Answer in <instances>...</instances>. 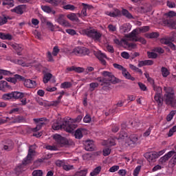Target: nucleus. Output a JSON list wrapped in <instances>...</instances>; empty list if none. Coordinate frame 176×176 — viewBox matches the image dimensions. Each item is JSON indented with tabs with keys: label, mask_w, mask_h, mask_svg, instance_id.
<instances>
[{
	"label": "nucleus",
	"mask_w": 176,
	"mask_h": 176,
	"mask_svg": "<svg viewBox=\"0 0 176 176\" xmlns=\"http://www.w3.org/2000/svg\"><path fill=\"white\" fill-rule=\"evenodd\" d=\"M100 74L102 75V76H104V78H107H107H102L101 77H98L96 78V80H98V82H100V83H102V86L104 85H107V83H109V82H111V83L113 84L119 82V79L116 78V77H115L113 74H112V72H111L103 71L100 72Z\"/></svg>",
	"instance_id": "f257e3e1"
},
{
	"label": "nucleus",
	"mask_w": 176,
	"mask_h": 176,
	"mask_svg": "<svg viewBox=\"0 0 176 176\" xmlns=\"http://www.w3.org/2000/svg\"><path fill=\"white\" fill-rule=\"evenodd\" d=\"M54 140H55L56 142V144H53L52 146L48 145L46 146V149L48 151H58V148L60 146H64L65 145H68V140L67 138L62 137L58 134H55L53 137Z\"/></svg>",
	"instance_id": "f03ea898"
},
{
	"label": "nucleus",
	"mask_w": 176,
	"mask_h": 176,
	"mask_svg": "<svg viewBox=\"0 0 176 176\" xmlns=\"http://www.w3.org/2000/svg\"><path fill=\"white\" fill-rule=\"evenodd\" d=\"M166 94L164 96V100L167 105H170L173 108H176V99L174 97V90L170 87L164 88Z\"/></svg>",
	"instance_id": "7ed1b4c3"
},
{
	"label": "nucleus",
	"mask_w": 176,
	"mask_h": 176,
	"mask_svg": "<svg viewBox=\"0 0 176 176\" xmlns=\"http://www.w3.org/2000/svg\"><path fill=\"white\" fill-rule=\"evenodd\" d=\"M82 35H87L89 38L94 39V41H97L100 42L102 34L100 33L94 29H85L80 32Z\"/></svg>",
	"instance_id": "20e7f679"
},
{
	"label": "nucleus",
	"mask_w": 176,
	"mask_h": 176,
	"mask_svg": "<svg viewBox=\"0 0 176 176\" xmlns=\"http://www.w3.org/2000/svg\"><path fill=\"white\" fill-rule=\"evenodd\" d=\"M52 129L53 130H65V131H67V133H73L74 132V128L71 127V125H69V122H67V120H64L63 124H60L58 122H54L52 124Z\"/></svg>",
	"instance_id": "39448f33"
},
{
	"label": "nucleus",
	"mask_w": 176,
	"mask_h": 176,
	"mask_svg": "<svg viewBox=\"0 0 176 176\" xmlns=\"http://www.w3.org/2000/svg\"><path fill=\"white\" fill-rule=\"evenodd\" d=\"M138 29L133 30L131 33L126 34V38H129L130 41H134L135 42H140L142 45H145L146 43V41L144 40V38L138 36Z\"/></svg>",
	"instance_id": "423d86ee"
},
{
	"label": "nucleus",
	"mask_w": 176,
	"mask_h": 176,
	"mask_svg": "<svg viewBox=\"0 0 176 176\" xmlns=\"http://www.w3.org/2000/svg\"><path fill=\"white\" fill-rule=\"evenodd\" d=\"M154 91H155V95L154 96L155 101L158 104V105H162V104H163V98H162V87L160 86H154Z\"/></svg>",
	"instance_id": "0eeeda50"
},
{
	"label": "nucleus",
	"mask_w": 176,
	"mask_h": 176,
	"mask_svg": "<svg viewBox=\"0 0 176 176\" xmlns=\"http://www.w3.org/2000/svg\"><path fill=\"white\" fill-rule=\"evenodd\" d=\"M56 23L60 24L63 27H71V23L65 19V15L60 14L55 18Z\"/></svg>",
	"instance_id": "6e6552de"
},
{
	"label": "nucleus",
	"mask_w": 176,
	"mask_h": 176,
	"mask_svg": "<svg viewBox=\"0 0 176 176\" xmlns=\"http://www.w3.org/2000/svg\"><path fill=\"white\" fill-rule=\"evenodd\" d=\"M34 122H36V123H37L36 126L32 130L34 133H36V131H39V130L42 129V126L44 124H46V122H47V119L45 118H34Z\"/></svg>",
	"instance_id": "1a4fd4ad"
},
{
	"label": "nucleus",
	"mask_w": 176,
	"mask_h": 176,
	"mask_svg": "<svg viewBox=\"0 0 176 176\" xmlns=\"http://www.w3.org/2000/svg\"><path fill=\"white\" fill-rule=\"evenodd\" d=\"M94 55L99 60L100 64L107 65V61L105 60H107L108 57H107V55L104 53H102L101 51H96L94 52Z\"/></svg>",
	"instance_id": "9d476101"
},
{
	"label": "nucleus",
	"mask_w": 176,
	"mask_h": 176,
	"mask_svg": "<svg viewBox=\"0 0 176 176\" xmlns=\"http://www.w3.org/2000/svg\"><path fill=\"white\" fill-rule=\"evenodd\" d=\"M32 146L29 148V152L27 157L23 159L22 162L23 164H28V163H31L34 159V155H35V150H33Z\"/></svg>",
	"instance_id": "9b49d317"
},
{
	"label": "nucleus",
	"mask_w": 176,
	"mask_h": 176,
	"mask_svg": "<svg viewBox=\"0 0 176 176\" xmlns=\"http://www.w3.org/2000/svg\"><path fill=\"white\" fill-rule=\"evenodd\" d=\"M82 119H83V116L80 115V116H78L77 118L75 119L69 118V120H67V122H69V126H70L72 129H74V130H75V129H76L77 127V125L72 124V123H80V122L82 121Z\"/></svg>",
	"instance_id": "f8f14e48"
},
{
	"label": "nucleus",
	"mask_w": 176,
	"mask_h": 176,
	"mask_svg": "<svg viewBox=\"0 0 176 176\" xmlns=\"http://www.w3.org/2000/svg\"><path fill=\"white\" fill-rule=\"evenodd\" d=\"M83 8L81 11V13H78L77 15L78 17H86L87 16V10H90L93 8V6L86 4L85 3H82Z\"/></svg>",
	"instance_id": "ddd939ff"
},
{
	"label": "nucleus",
	"mask_w": 176,
	"mask_h": 176,
	"mask_svg": "<svg viewBox=\"0 0 176 176\" xmlns=\"http://www.w3.org/2000/svg\"><path fill=\"white\" fill-rule=\"evenodd\" d=\"M144 157L148 162H155L157 159V152H149L144 154Z\"/></svg>",
	"instance_id": "4468645a"
},
{
	"label": "nucleus",
	"mask_w": 176,
	"mask_h": 176,
	"mask_svg": "<svg viewBox=\"0 0 176 176\" xmlns=\"http://www.w3.org/2000/svg\"><path fill=\"white\" fill-rule=\"evenodd\" d=\"M175 154V151H169L168 153L165 154L163 157H162L160 159V163H161L162 164H163V163H166V162H167L168 159H170Z\"/></svg>",
	"instance_id": "2eb2a0df"
},
{
	"label": "nucleus",
	"mask_w": 176,
	"mask_h": 176,
	"mask_svg": "<svg viewBox=\"0 0 176 176\" xmlns=\"http://www.w3.org/2000/svg\"><path fill=\"white\" fill-rule=\"evenodd\" d=\"M164 25L172 28L173 30H176V21L174 19H166L163 21Z\"/></svg>",
	"instance_id": "dca6fc26"
},
{
	"label": "nucleus",
	"mask_w": 176,
	"mask_h": 176,
	"mask_svg": "<svg viewBox=\"0 0 176 176\" xmlns=\"http://www.w3.org/2000/svg\"><path fill=\"white\" fill-rule=\"evenodd\" d=\"M17 63L22 67H37V64L35 62H25L22 59H19L17 60Z\"/></svg>",
	"instance_id": "f3484780"
},
{
	"label": "nucleus",
	"mask_w": 176,
	"mask_h": 176,
	"mask_svg": "<svg viewBox=\"0 0 176 176\" xmlns=\"http://www.w3.org/2000/svg\"><path fill=\"white\" fill-rule=\"evenodd\" d=\"M23 85L29 89H35L36 87V81L30 79L25 80Z\"/></svg>",
	"instance_id": "a211bd4d"
},
{
	"label": "nucleus",
	"mask_w": 176,
	"mask_h": 176,
	"mask_svg": "<svg viewBox=\"0 0 176 176\" xmlns=\"http://www.w3.org/2000/svg\"><path fill=\"white\" fill-rule=\"evenodd\" d=\"M67 0H45V2L50 3L52 6H58V5H65Z\"/></svg>",
	"instance_id": "6ab92c4d"
},
{
	"label": "nucleus",
	"mask_w": 176,
	"mask_h": 176,
	"mask_svg": "<svg viewBox=\"0 0 176 176\" xmlns=\"http://www.w3.org/2000/svg\"><path fill=\"white\" fill-rule=\"evenodd\" d=\"M120 31L122 34H124L126 32H130V31H131V24L124 23L120 27Z\"/></svg>",
	"instance_id": "aec40b11"
},
{
	"label": "nucleus",
	"mask_w": 176,
	"mask_h": 176,
	"mask_svg": "<svg viewBox=\"0 0 176 176\" xmlns=\"http://www.w3.org/2000/svg\"><path fill=\"white\" fill-rule=\"evenodd\" d=\"M105 14H107V16H109L110 17H118L122 14V12L120 10L115 9L113 12L107 11Z\"/></svg>",
	"instance_id": "412c9836"
},
{
	"label": "nucleus",
	"mask_w": 176,
	"mask_h": 176,
	"mask_svg": "<svg viewBox=\"0 0 176 176\" xmlns=\"http://www.w3.org/2000/svg\"><path fill=\"white\" fill-rule=\"evenodd\" d=\"M85 151H94V142L93 140H88L85 142Z\"/></svg>",
	"instance_id": "4be33fe9"
},
{
	"label": "nucleus",
	"mask_w": 176,
	"mask_h": 176,
	"mask_svg": "<svg viewBox=\"0 0 176 176\" xmlns=\"http://www.w3.org/2000/svg\"><path fill=\"white\" fill-rule=\"evenodd\" d=\"M25 10V6H19L16 7L15 8L11 10V12H14L17 14H23V13H24Z\"/></svg>",
	"instance_id": "5701e85b"
},
{
	"label": "nucleus",
	"mask_w": 176,
	"mask_h": 176,
	"mask_svg": "<svg viewBox=\"0 0 176 176\" xmlns=\"http://www.w3.org/2000/svg\"><path fill=\"white\" fill-rule=\"evenodd\" d=\"M27 96V94L20 92V91H13L12 92V98L15 100H19L20 98H23V97H25Z\"/></svg>",
	"instance_id": "b1692460"
},
{
	"label": "nucleus",
	"mask_w": 176,
	"mask_h": 176,
	"mask_svg": "<svg viewBox=\"0 0 176 176\" xmlns=\"http://www.w3.org/2000/svg\"><path fill=\"white\" fill-rule=\"evenodd\" d=\"M41 9L43 12H45V13H47L48 14H50V13L56 14V11L53 10V9L49 6H41Z\"/></svg>",
	"instance_id": "393cba45"
},
{
	"label": "nucleus",
	"mask_w": 176,
	"mask_h": 176,
	"mask_svg": "<svg viewBox=\"0 0 176 176\" xmlns=\"http://www.w3.org/2000/svg\"><path fill=\"white\" fill-rule=\"evenodd\" d=\"M83 131H85V129H78L74 133L75 138H76L77 140H80L81 138H83Z\"/></svg>",
	"instance_id": "a878e982"
},
{
	"label": "nucleus",
	"mask_w": 176,
	"mask_h": 176,
	"mask_svg": "<svg viewBox=\"0 0 176 176\" xmlns=\"http://www.w3.org/2000/svg\"><path fill=\"white\" fill-rule=\"evenodd\" d=\"M122 75L125 79H128L132 81L135 80V78L131 76V74H130V73L126 69L122 71Z\"/></svg>",
	"instance_id": "bb28decb"
},
{
	"label": "nucleus",
	"mask_w": 176,
	"mask_h": 176,
	"mask_svg": "<svg viewBox=\"0 0 176 176\" xmlns=\"http://www.w3.org/2000/svg\"><path fill=\"white\" fill-rule=\"evenodd\" d=\"M67 19L71 21H79V18H78V14L71 12L67 15Z\"/></svg>",
	"instance_id": "cd10ccee"
},
{
	"label": "nucleus",
	"mask_w": 176,
	"mask_h": 176,
	"mask_svg": "<svg viewBox=\"0 0 176 176\" xmlns=\"http://www.w3.org/2000/svg\"><path fill=\"white\" fill-rule=\"evenodd\" d=\"M12 47L16 50L18 56H21V50H23V47L19 44H12L11 45Z\"/></svg>",
	"instance_id": "c85d7f7f"
},
{
	"label": "nucleus",
	"mask_w": 176,
	"mask_h": 176,
	"mask_svg": "<svg viewBox=\"0 0 176 176\" xmlns=\"http://www.w3.org/2000/svg\"><path fill=\"white\" fill-rule=\"evenodd\" d=\"M122 16H124L126 19H129V20H131L132 19H134V16L129 12V10L126 9H122Z\"/></svg>",
	"instance_id": "c756f323"
},
{
	"label": "nucleus",
	"mask_w": 176,
	"mask_h": 176,
	"mask_svg": "<svg viewBox=\"0 0 176 176\" xmlns=\"http://www.w3.org/2000/svg\"><path fill=\"white\" fill-rule=\"evenodd\" d=\"M102 145H107V146H115V145H116V142H115V139L111 138L104 141L102 143Z\"/></svg>",
	"instance_id": "7c9ffc66"
},
{
	"label": "nucleus",
	"mask_w": 176,
	"mask_h": 176,
	"mask_svg": "<svg viewBox=\"0 0 176 176\" xmlns=\"http://www.w3.org/2000/svg\"><path fill=\"white\" fill-rule=\"evenodd\" d=\"M144 76L146 78L148 82H149V83H151V85H152L153 89V90H155L154 86H157V85H155V80H153L152 79V78H151L149 76V74H148L147 72L144 73Z\"/></svg>",
	"instance_id": "2f4dec72"
},
{
	"label": "nucleus",
	"mask_w": 176,
	"mask_h": 176,
	"mask_svg": "<svg viewBox=\"0 0 176 176\" xmlns=\"http://www.w3.org/2000/svg\"><path fill=\"white\" fill-rule=\"evenodd\" d=\"M114 43H116V45H118V46H123V45H125V43H127V39L122 38L121 41H120L118 38H115Z\"/></svg>",
	"instance_id": "473e14b6"
},
{
	"label": "nucleus",
	"mask_w": 176,
	"mask_h": 176,
	"mask_svg": "<svg viewBox=\"0 0 176 176\" xmlns=\"http://www.w3.org/2000/svg\"><path fill=\"white\" fill-rule=\"evenodd\" d=\"M101 166H97L95 168L92 172L90 173L91 176H96L101 173Z\"/></svg>",
	"instance_id": "72a5a7b5"
},
{
	"label": "nucleus",
	"mask_w": 176,
	"mask_h": 176,
	"mask_svg": "<svg viewBox=\"0 0 176 176\" xmlns=\"http://www.w3.org/2000/svg\"><path fill=\"white\" fill-rule=\"evenodd\" d=\"M160 42L163 45H168H168H170V43L173 42V38H171L170 37L161 38Z\"/></svg>",
	"instance_id": "f704fd0d"
},
{
	"label": "nucleus",
	"mask_w": 176,
	"mask_h": 176,
	"mask_svg": "<svg viewBox=\"0 0 176 176\" xmlns=\"http://www.w3.org/2000/svg\"><path fill=\"white\" fill-rule=\"evenodd\" d=\"M52 76H53L52 75V74H50V73H45L44 74V77L43 78V83H47L49 82V80H50L52 79Z\"/></svg>",
	"instance_id": "c9c22d12"
},
{
	"label": "nucleus",
	"mask_w": 176,
	"mask_h": 176,
	"mask_svg": "<svg viewBox=\"0 0 176 176\" xmlns=\"http://www.w3.org/2000/svg\"><path fill=\"white\" fill-rule=\"evenodd\" d=\"M129 140H130V142H129V145L131 144H136V142H138V136H137V135H131L129 137Z\"/></svg>",
	"instance_id": "e433bc0d"
},
{
	"label": "nucleus",
	"mask_w": 176,
	"mask_h": 176,
	"mask_svg": "<svg viewBox=\"0 0 176 176\" xmlns=\"http://www.w3.org/2000/svg\"><path fill=\"white\" fill-rule=\"evenodd\" d=\"M63 9H65V10H72L74 11V9H76L75 6L72 4H64L63 6Z\"/></svg>",
	"instance_id": "4c0bfd02"
},
{
	"label": "nucleus",
	"mask_w": 176,
	"mask_h": 176,
	"mask_svg": "<svg viewBox=\"0 0 176 176\" xmlns=\"http://www.w3.org/2000/svg\"><path fill=\"white\" fill-rule=\"evenodd\" d=\"M3 5L10 6V8H13V6H14V1L13 0H4L3 1Z\"/></svg>",
	"instance_id": "58836bf2"
},
{
	"label": "nucleus",
	"mask_w": 176,
	"mask_h": 176,
	"mask_svg": "<svg viewBox=\"0 0 176 176\" xmlns=\"http://www.w3.org/2000/svg\"><path fill=\"white\" fill-rule=\"evenodd\" d=\"M6 89H8V82L5 80L0 81V90L4 91Z\"/></svg>",
	"instance_id": "ea45409f"
},
{
	"label": "nucleus",
	"mask_w": 176,
	"mask_h": 176,
	"mask_svg": "<svg viewBox=\"0 0 176 176\" xmlns=\"http://www.w3.org/2000/svg\"><path fill=\"white\" fill-rule=\"evenodd\" d=\"M0 39H8L9 41H10L12 39V35L9 34H6L2 32H0Z\"/></svg>",
	"instance_id": "a19ab883"
},
{
	"label": "nucleus",
	"mask_w": 176,
	"mask_h": 176,
	"mask_svg": "<svg viewBox=\"0 0 176 176\" xmlns=\"http://www.w3.org/2000/svg\"><path fill=\"white\" fill-rule=\"evenodd\" d=\"M3 100L8 101V100H12L13 98V94L12 92L9 94H5L2 96Z\"/></svg>",
	"instance_id": "79ce46f5"
},
{
	"label": "nucleus",
	"mask_w": 176,
	"mask_h": 176,
	"mask_svg": "<svg viewBox=\"0 0 176 176\" xmlns=\"http://www.w3.org/2000/svg\"><path fill=\"white\" fill-rule=\"evenodd\" d=\"M74 54L76 56H81L82 54V47H76L73 50Z\"/></svg>",
	"instance_id": "37998d69"
},
{
	"label": "nucleus",
	"mask_w": 176,
	"mask_h": 176,
	"mask_svg": "<svg viewBox=\"0 0 176 176\" xmlns=\"http://www.w3.org/2000/svg\"><path fill=\"white\" fill-rule=\"evenodd\" d=\"M138 31L139 32V34H141V32H148L149 31V26H142L139 28H138Z\"/></svg>",
	"instance_id": "c03bdc74"
},
{
	"label": "nucleus",
	"mask_w": 176,
	"mask_h": 176,
	"mask_svg": "<svg viewBox=\"0 0 176 176\" xmlns=\"http://www.w3.org/2000/svg\"><path fill=\"white\" fill-rule=\"evenodd\" d=\"M98 82H91L89 84V90L90 91H94L97 87H98Z\"/></svg>",
	"instance_id": "a18cd8bd"
},
{
	"label": "nucleus",
	"mask_w": 176,
	"mask_h": 176,
	"mask_svg": "<svg viewBox=\"0 0 176 176\" xmlns=\"http://www.w3.org/2000/svg\"><path fill=\"white\" fill-rule=\"evenodd\" d=\"M72 84L69 82H65L60 85V89H69Z\"/></svg>",
	"instance_id": "49530a36"
},
{
	"label": "nucleus",
	"mask_w": 176,
	"mask_h": 176,
	"mask_svg": "<svg viewBox=\"0 0 176 176\" xmlns=\"http://www.w3.org/2000/svg\"><path fill=\"white\" fill-rule=\"evenodd\" d=\"M90 54V50L89 49L85 47H81V56H87V54Z\"/></svg>",
	"instance_id": "de8ad7c7"
},
{
	"label": "nucleus",
	"mask_w": 176,
	"mask_h": 176,
	"mask_svg": "<svg viewBox=\"0 0 176 176\" xmlns=\"http://www.w3.org/2000/svg\"><path fill=\"white\" fill-rule=\"evenodd\" d=\"M126 46L124 47H129V49H136L137 48V44L134 43H129V42L126 40V43H125Z\"/></svg>",
	"instance_id": "09e8293b"
},
{
	"label": "nucleus",
	"mask_w": 176,
	"mask_h": 176,
	"mask_svg": "<svg viewBox=\"0 0 176 176\" xmlns=\"http://www.w3.org/2000/svg\"><path fill=\"white\" fill-rule=\"evenodd\" d=\"M175 111H170V113L166 117L167 122H170V120H173V118H174V115H175Z\"/></svg>",
	"instance_id": "8fccbe9b"
},
{
	"label": "nucleus",
	"mask_w": 176,
	"mask_h": 176,
	"mask_svg": "<svg viewBox=\"0 0 176 176\" xmlns=\"http://www.w3.org/2000/svg\"><path fill=\"white\" fill-rule=\"evenodd\" d=\"M176 132V125L173 126L168 133V137H173L174 135V133Z\"/></svg>",
	"instance_id": "3c124183"
},
{
	"label": "nucleus",
	"mask_w": 176,
	"mask_h": 176,
	"mask_svg": "<svg viewBox=\"0 0 176 176\" xmlns=\"http://www.w3.org/2000/svg\"><path fill=\"white\" fill-rule=\"evenodd\" d=\"M162 76L164 78H167V76H168V75H170V72H168V69H167L165 67L162 68Z\"/></svg>",
	"instance_id": "603ef678"
},
{
	"label": "nucleus",
	"mask_w": 176,
	"mask_h": 176,
	"mask_svg": "<svg viewBox=\"0 0 176 176\" xmlns=\"http://www.w3.org/2000/svg\"><path fill=\"white\" fill-rule=\"evenodd\" d=\"M2 75H4L5 76H9V75H12V73L10 71L0 69V76H2Z\"/></svg>",
	"instance_id": "864d4df0"
},
{
	"label": "nucleus",
	"mask_w": 176,
	"mask_h": 176,
	"mask_svg": "<svg viewBox=\"0 0 176 176\" xmlns=\"http://www.w3.org/2000/svg\"><path fill=\"white\" fill-rule=\"evenodd\" d=\"M32 175L33 176H43V172L42 171V170H35L32 172Z\"/></svg>",
	"instance_id": "5fc2aeb1"
},
{
	"label": "nucleus",
	"mask_w": 176,
	"mask_h": 176,
	"mask_svg": "<svg viewBox=\"0 0 176 176\" xmlns=\"http://www.w3.org/2000/svg\"><path fill=\"white\" fill-rule=\"evenodd\" d=\"M74 72H76L77 74H82V72H85V68L75 66Z\"/></svg>",
	"instance_id": "6e6d98bb"
},
{
	"label": "nucleus",
	"mask_w": 176,
	"mask_h": 176,
	"mask_svg": "<svg viewBox=\"0 0 176 176\" xmlns=\"http://www.w3.org/2000/svg\"><path fill=\"white\" fill-rule=\"evenodd\" d=\"M119 168H120L119 166H118V165H114V166H111V167L109 168V171L110 173H116V171H118V170H119Z\"/></svg>",
	"instance_id": "4d7b16f0"
},
{
	"label": "nucleus",
	"mask_w": 176,
	"mask_h": 176,
	"mask_svg": "<svg viewBox=\"0 0 176 176\" xmlns=\"http://www.w3.org/2000/svg\"><path fill=\"white\" fill-rule=\"evenodd\" d=\"M148 58H157V54L151 52H147Z\"/></svg>",
	"instance_id": "13d9d810"
},
{
	"label": "nucleus",
	"mask_w": 176,
	"mask_h": 176,
	"mask_svg": "<svg viewBox=\"0 0 176 176\" xmlns=\"http://www.w3.org/2000/svg\"><path fill=\"white\" fill-rule=\"evenodd\" d=\"M141 171V166H138L133 170V176H138L140 172Z\"/></svg>",
	"instance_id": "bf43d9fd"
},
{
	"label": "nucleus",
	"mask_w": 176,
	"mask_h": 176,
	"mask_svg": "<svg viewBox=\"0 0 176 176\" xmlns=\"http://www.w3.org/2000/svg\"><path fill=\"white\" fill-rule=\"evenodd\" d=\"M111 155V148H105L103 149V156H109Z\"/></svg>",
	"instance_id": "052dcab7"
},
{
	"label": "nucleus",
	"mask_w": 176,
	"mask_h": 176,
	"mask_svg": "<svg viewBox=\"0 0 176 176\" xmlns=\"http://www.w3.org/2000/svg\"><path fill=\"white\" fill-rule=\"evenodd\" d=\"M46 25H47V27H48V28H49V30H50V31H54V25H53V23L52 22L47 21Z\"/></svg>",
	"instance_id": "680f3d73"
},
{
	"label": "nucleus",
	"mask_w": 176,
	"mask_h": 176,
	"mask_svg": "<svg viewBox=\"0 0 176 176\" xmlns=\"http://www.w3.org/2000/svg\"><path fill=\"white\" fill-rule=\"evenodd\" d=\"M6 23H8V17H0V25H3V24H6Z\"/></svg>",
	"instance_id": "e2e57ef3"
},
{
	"label": "nucleus",
	"mask_w": 176,
	"mask_h": 176,
	"mask_svg": "<svg viewBox=\"0 0 176 176\" xmlns=\"http://www.w3.org/2000/svg\"><path fill=\"white\" fill-rule=\"evenodd\" d=\"M167 17H176V12L174 11H170L165 14Z\"/></svg>",
	"instance_id": "0e129e2a"
},
{
	"label": "nucleus",
	"mask_w": 176,
	"mask_h": 176,
	"mask_svg": "<svg viewBox=\"0 0 176 176\" xmlns=\"http://www.w3.org/2000/svg\"><path fill=\"white\" fill-rule=\"evenodd\" d=\"M10 119L9 118V117L0 118V124L8 123V122H10Z\"/></svg>",
	"instance_id": "69168bd1"
},
{
	"label": "nucleus",
	"mask_w": 176,
	"mask_h": 176,
	"mask_svg": "<svg viewBox=\"0 0 176 176\" xmlns=\"http://www.w3.org/2000/svg\"><path fill=\"white\" fill-rule=\"evenodd\" d=\"M59 52H60V49H58V46L54 47L53 52H52L53 56H57V54H58Z\"/></svg>",
	"instance_id": "338daca9"
},
{
	"label": "nucleus",
	"mask_w": 176,
	"mask_h": 176,
	"mask_svg": "<svg viewBox=\"0 0 176 176\" xmlns=\"http://www.w3.org/2000/svg\"><path fill=\"white\" fill-rule=\"evenodd\" d=\"M118 173L120 176H126V174H127V170H126V169H120L118 170Z\"/></svg>",
	"instance_id": "774afa93"
}]
</instances>
